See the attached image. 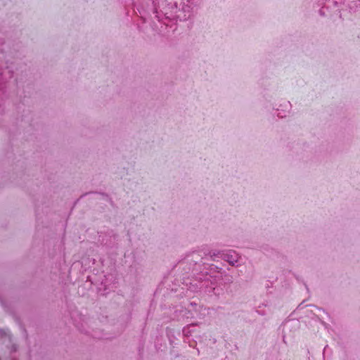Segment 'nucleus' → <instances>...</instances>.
Instances as JSON below:
<instances>
[{
	"mask_svg": "<svg viewBox=\"0 0 360 360\" xmlns=\"http://www.w3.org/2000/svg\"><path fill=\"white\" fill-rule=\"evenodd\" d=\"M233 282L232 276L229 274L224 275V283H231Z\"/></svg>",
	"mask_w": 360,
	"mask_h": 360,
	"instance_id": "nucleus-7",
	"label": "nucleus"
},
{
	"mask_svg": "<svg viewBox=\"0 0 360 360\" xmlns=\"http://www.w3.org/2000/svg\"><path fill=\"white\" fill-rule=\"evenodd\" d=\"M283 342H284V343H285V344H286V341H285V335L283 337Z\"/></svg>",
	"mask_w": 360,
	"mask_h": 360,
	"instance_id": "nucleus-13",
	"label": "nucleus"
},
{
	"mask_svg": "<svg viewBox=\"0 0 360 360\" xmlns=\"http://www.w3.org/2000/svg\"><path fill=\"white\" fill-rule=\"evenodd\" d=\"M174 15L166 16V18H176L179 20H186L188 19L191 15V8L189 5H184L182 6L181 9H177L175 8Z\"/></svg>",
	"mask_w": 360,
	"mask_h": 360,
	"instance_id": "nucleus-3",
	"label": "nucleus"
},
{
	"mask_svg": "<svg viewBox=\"0 0 360 360\" xmlns=\"http://www.w3.org/2000/svg\"><path fill=\"white\" fill-rule=\"evenodd\" d=\"M17 350V347L15 345H13V347H12V351L13 352H15Z\"/></svg>",
	"mask_w": 360,
	"mask_h": 360,
	"instance_id": "nucleus-11",
	"label": "nucleus"
},
{
	"mask_svg": "<svg viewBox=\"0 0 360 360\" xmlns=\"http://www.w3.org/2000/svg\"><path fill=\"white\" fill-rule=\"evenodd\" d=\"M6 335V333L4 330H0V335Z\"/></svg>",
	"mask_w": 360,
	"mask_h": 360,
	"instance_id": "nucleus-10",
	"label": "nucleus"
},
{
	"mask_svg": "<svg viewBox=\"0 0 360 360\" xmlns=\"http://www.w3.org/2000/svg\"><path fill=\"white\" fill-rule=\"evenodd\" d=\"M154 13H155V18L158 19V20L159 22L161 21L162 20L160 18V16L158 15V11H157L156 8H154Z\"/></svg>",
	"mask_w": 360,
	"mask_h": 360,
	"instance_id": "nucleus-9",
	"label": "nucleus"
},
{
	"mask_svg": "<svg viewBox=\"0 0 360 360\" xmlns=\"http://www.w3.org/2000/svg\"><path fill=\"white\" fill-rule=\"evenodd\" d=\"M338 4H339V3L336 0H328L327 2V5L325 6H323L322 8L319 10V13L321 15H323L324 14L323 9L325 7L328 8V7L331 6V5H333L335 6H338Z\"/></svg>",
	"mask_w": 360,
	"mask_h": 360,
	"instance_id": "nucleus-6",
	"label": "nucleus"
},
{
	"mask_svg": "<svg viewBox=\"0 0 360 360\" xmlns=\"http://www.w3.org/2000/svg\"><path fill=\"white\" fill-rule=\"evenodd\" d=\"M4 46V42L0 41V47ZM4 48H0V82H4L8 78L13 77V72L7 65V62H4L2 59L5 58L4 53Z\"/></svg>",
	"mask_w": 360,
	"mask_h": 360,
	"instance_id": "nucleus-2",
	"label": "nucleus"
},
{
	"mask_svg": "<svg viewBox=\"0 0 360 360\" xmlns=\"http://www.w3.org/2000/svg\"><path fill=\"white\" fill-rule=\"evenodd\" d=\"M195 255H197V253H195V252H193L192 253V257H193V258L196 259V258L195 257Z\"/></svg>",
	"mask_w": 360,
	"mask_h": 360,
	"instance_id": "nucleus-12",
	"label": "nucleus"
},
{
	"mask_svg": "<svg viewBox=\"0 0 360 360\" xmlns=\"http://www.w3.org/2000/svg\"><path fill=\"white\" fill-rule=\"evenodd\" d=\"M212 269H216L218 272H220V271L222 270L221 268H219V267H218L217 266H214V265H212L211 266V270H212Z\"/></svg>",
	"mask_w": 360,
	"mask_h": 360,
	"instance_id": "nucleus-8",
	"label": "nucleus"
},
{
	"mask_svg": "<svg viewBox=\"0 0 360 360\" xmlns=\"http://www.w3.org/2000/svg\"><path fill=\"white\" fill-rule=\"evenodd\" d=\"M224 252V250H214V251H210L209 252V255L210 256V258L212 260L215 261L216 257L222 259V253Z\"/></svg>",
	"mask_w": 360,
	"mask_h": 360,
	"instance_id": "nucleus-5",
	"label": "nucleus"
},
{
	"mask_svg": "<svg viewBox=\"0 0 360 360\" xmlns=\"http://www.w3.org/2000/svg\"><path fill=\"white\" fill-rule=\"evenodd\" d=\"M13 360H15V359H13Z\"/></svg>",
	"mask_w": 360,
	"mask_h": 360,
	"instance_id": "nucleus-14",
	"label": "nucleus"
},
{
	"mask_svg": "<svg viewBox=\"0 0 360 360\" xmlns=\"http://www.w3.org/2000/svg\"><path fill=\"white\" fill-rule=\"evenodd\" d=\"M218 277L207 272H200L195 275L189 282L186 283L188 289L192 292H200L207 295H216L215 289Z\"/></svg>",
	"mask_w": 360,
	"mask_h": 360,
	"instance_id": "nucleus-1",
	"label": "nucleus"
},
{
	"mask_svg": "<svg viewBox=\"0 0 360 360\" xmlns=\"http://www.w3.org/2000/svg\"><path fill=\"white\" fill-rule=\"evenodd\" d=\"M238 259V254L233 250H224L222 253V259L227 262L231 266H236Z\"/></svg>",
	"mask_w": 360,
	"mask_h": 360,
	"instance_id": "nucleus-4",
	"label": "nucleus"
}]
</instances>
